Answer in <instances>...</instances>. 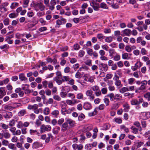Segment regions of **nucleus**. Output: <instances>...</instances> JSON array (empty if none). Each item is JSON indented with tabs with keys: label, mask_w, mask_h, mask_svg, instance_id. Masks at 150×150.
I'll use <instances>...</instances> for the list:
<instances>
[{
	"label": "nucleus",
	"mask_w": 150,
	"mask_h": 150,
	"mask_svg": "<svg viewBox=\"0 0 150 150\" xmlns=\"http://www.w3.org/2000/svg\"><path fill=\"white\" fill-rule=\"evenodd\" d=\"M40 129L41 132L43 133L45 131H50L51 129V127L50 125H45L43 124L41 125Z\"/></svg>",
	"instance_id": "nucleus-1"
},
{
	"label": "nucleus",
	"mask_w": 150,
	"mask_h": 150,
	"mask_svg": "<svg viewBox=\"0 0 150 150\" xmlns=\"http://www.w3.org/2000/svg\"><path fill=\"white\" fill-rule=\"evenodd\" d=\"M35 7L41 11H44L45 9V6L41 2L36 3L35 4Z\"/></svg>",
	"instance_id": "nucleus-2"
},
{
	"label": "nucleus",
	"mask_w": 150,
	"mask_h": 150,
	"mask_svg": "<svg viewBox=\"0 0 150 150\" xmlns=\"http://www.w3.org/2000/svg\"><path fill=\"white\" fill-rule=\"evenodd\" d=\"M142 64L140 61H137L134 65L132 66L131 69L133 71H135L137 69L140 68L142 65Z\"/></svg>",
	"instance_id": "nucleus-3"
},
{
	"label": "nucleus",
	"mask_w": 150,
	"mask_h": 150,
	"mask_svg": "<svg viewBox=\"0 0 150 150\" xmlns=\"http://www.w3.org/2000/svg\"><path fill=\"white\" fill-rule=\"evenodd\" d=\"M93 91L91 90H87L86 92V94L87 96L90 97V99L93 100L94 98V95L93 94Z\"/></svg>",
	"instance_id": "nucleus-4"
},
{
	"label": "nucleus",
	"mask_w": 150,
	"mask_h": 150,
	"mask_svg": "<svg viewBox=\"0 0 150 150\" xmlns=\"http://www.w3.org/2000/svg\"><path fill=\"white\" fill-rule=\"evenodd\" d=\"M72 146L75 150H82L83 148V145L81 144H73Z\"/></svg>",
	"instance_id": "nucleus-5"
},
{
	"label": "nucleus",
	"mask_w": 150,
	"mask_h": 150,
	"mask_svg": "<svg viewBox=\"0 0 150 150\" xmlns=\"http://www.w3.org/2000/svg\"><path fill=\"white\" fill-rule=\"evenodd\" d=\"M6 91L4 87H1L0 88V99H1L6 95Z\"/></svg>",
	"instance_id": "nucleus-6"
},
{
	"label": "nucleus",
	"mask_w": 150,
	"mask_h": 150,
	"mask_svg": "<svg viewBox=\"0 0 150 150\" xmlns=\"http://www.w3.org/2000/svg\"><path fill=\"white\" fill-rule=\"evenodd\" d=\"M113 82L112 81H108V85L109 86L108 87V89L110 91H114L115 90V87L111 85L112 84Z\"/></svg>",
	"instance_id": "nucleus-7"
},
{
	"label": "nucleus",
	"mask_w": 150,
	"mask_h": 150,
	"mask_svg": "<svg viewBox=\"0 0 150 150\" xmlns=\"http://www.w3.org/2000/svg\"><path fill=\"white\" fill-rule=\"evenodd\" d=\"M84 108L86 110H89L92 108L91 104L88 102H86L85 103L83 106Z\"/></svg>",
	"instance_id": "nucleus-8"
},
{
	"label": "nucleus",
	"mask_w": 150,
	"mask_h": 150,
	"mask_svg": "<svg viewBox=\"0 0 150 150\" xmlns=\"http://www.w3.org/2000/svg\"><path fill=\"white\" fill-rule=\"evenodd\" d=\"M99 67L100 68V70L102 71H106L108 69L107 65L105 64H103V63L100 64Z\"/></svg>",
	"instance_id": "nucleus-9"
},
{
	"label": "nucleus",
	"mask_w": 150,
	"mask_h": 150,
	"mask_svg": "<svg viewBox=\"0 0 150 150\" xmlns=\"http://www.w3.org/2000/svg\"><path fill=\"white\" fill-rule=\"evenodd\" d=\"M68 126V123L67 122H65L63 123L61 126L62 131L63 132L66 130Z\"/></svg>",
	"instance_id": "nucleus-10"
},
{
	"label": "nucleus",
	"mask_w": 150,
	"mask_h": 150,
	"mask_svg": "<svg viewBox=\"0 0 150 150\" xmlns=\"http://www.w3.org/2000/svg\"><path fill=\"white\" fill-rule=\"evenodd\" d=\"M60 129V128L59 127L56 126L52 129V132L54 134H57Z\"/></svg>",
	"instance_id": "nucleus-11"
},
{
	"label": "nucleus",
	"mask_w": 150,
	"mask_h": 150,
	"mask_svg": "<svg viewBox=\"0 0 150 150\" xmlns=\"http://www.w3.org/2000/svg\"><path fill=\"white\" fill-rule=\"evenodd\" d=\"M150 24V19H147L145 20V24L143 25V28L145 30H146L147 28V25Z\"/></svg>",
	"instance_id": "nucleus-12"
},
{
	"label": "nucleus",
	"mask_w": 150,
	"mask_h": 150,
	"mask_svg": "<svg viewBox=\"0 0 150 150\" xmlns=\"http://www.w3.org/2000/svg\"><path fill=\"white\" fill-rule=\"evenodd\" d=\"M92 4L93 5L92 6L94 10L96 11H98L99 7V4L96 3H93Z\"/></svg>",
	"instance_id": "nucleus-13"
},
{
	"label": "nucleus",
	"mask_w": 150,
	"mask_h": 150,
	"mask_svg": "<svg viewBox=\"0 0 150 150\" xmlns=\"http://www.w3.org/2000/svg\"><path fill=\"white\" fill-rule=\"evenodd\" d=\"M123 32L124 34L127 36H130L132 32L131 30L129 29H126Z\"/></svg>",
	"instance_id": "nucleus-14"
},
{
	"label": "nucleus",
	"mask_w": 150,
	"mask_h": 150,
	"mask_svg": "<svg viewBox=\"0 0 150 150\" xmlns=\"http://www.w3.org/2000/svg\"><path fill=\"white\" fill-rule=\"evenodd\" d=\"M4 117L6 119H9L12 117V113L11 112H6V114L4 115Z\"/></svg>",
	"instance_id": "nucleus-15"
},
{
	"label": "nucleus",
	"mask_w": 150,
	"mask_h": 150,
	"mask_svg": "<svg viewBox=\"0 0 150 150\" xmlns=\"http://www.w3.org/2000/svg\"><path fill=\"white\" fill-rule=\"evenodd\" d=\"M129 91L128 88L126 87H123L119 90V92L121 93H124L126 92Z\"/></svg>",
	"instance_id": "nucleus-16"
},
{
	"label": "nucleus",
	"mask_w": 150,
	"mask_h": 150,
	"mask_svg": "<svg viewBox=\"0 0 150 150\" xmlns=\"http://www.w3.org/2000/svg\"><path fill=\"white\" fill-rule=\"evenodd\" d=\"M19 5V3L17 2H14L12 3L10 6V7L12 9H14Z\"/></svg>",
	"instance_id": "nucleus-17"
},
{
	"label": "nucleus",
	"mask_w": 150,
	"mask_h": 150,
	"mask_svg": "<svg viewBox=\"0 0 150 150\" xmlns=\"http://www.w3.org/2000/svg\"><path fill=\"white\" fill-rule=\"evenodd\" d=\"M19 78L21 81H25L27 79V78L23 74H21L19 75Z\"/></svg>",
	"instance_id": "nucleus-18"
},
{
	"label": "nucleus",
	"mask_w": 150,
	"mask_h": 150,
	"mask_svg": "<svg viewBox=\"0 0 150 150\" xmlns=\"http://www.w3.org/2000/svg\"><path fill=\"white\" fill-rule=\"evenodd\" d=\"M53 80L54 81H55L57 84L58 85L61 84L62 82H63V81H62V79L61 80H60L57 77L54 78Z\"/></svg>",
	"instance_id": "nucleus-19"
},
{
	"label": "nucleus",
	"mask_w": 150,
	"mask_h": 150,
	"mask_svg": "<svg viewBox=\"0 0 150 150\" xmlns=\"http://www.w3.org/2000/svg\"><path fill=\"white\" fill-rule=\"evenodd\" d=\"M112 40L113 38L112 37L109 36L106 37L105 40V41L107 42L110 43L112 41Z\"/></svg>",
	"instance_id": "nucleus-20"
},
{
	"label": "nucleus",
	"mask_w": 150,
	"mask_h": 150,
	"mask_svg": "<svg viewBox=\"0 0 150 150\" xmlns=\"http://www.w3.org/2000/svg\"><path fill=\"white\" fill-rule=\"evenodd\" d=\"M26 111L25 109H23L20 110L18 113V115L19 116H22L24 115Z\"/></svg>",
	"instance_id": "nucleus-21"
},
{
	"label": "nucleus",
	"mask_w": 150,
	"mask_h": 150,
	"mask_svg": "<svg viewBox=\"0 0 150 150\" xmlns=\"http://www.w3.org/2000/svg\"><path fill=\"white\" fill-rule=\"evenodd\" d=\"M4 108L6 110H9L11 111L14 109V108L10 106L6 105L4 107Z\"/></svg>",
	"instance_id": "nucleus-22"
},
{
	"label": "nucleus",
	"mask_w": 150,
	"mask_h": 150,
	"mask_svg": "<svg viewBox=\"0 0 150 150\" xmlns=\"http://www.w3.org/2000/svg\"><path fill=\"white\" fill-rule=\"evenodd\" d=\"M0 10L1 12L7 11L8 9L7 8L1 4L0 5Z\"/></svg>",
	"instance_id": "nucleus-23"
},
{
	"label": "nucleus",
	"mask_w": 150,
	"mask_h": 150,
	"mask_svg": "<svg viewBox=\"0 0 150 150\" xmlns=\"http://www.w3.org/2000/svg\"><path fill=\"white\" fill-rule=\"evenodd\" d=\"M59 112L58 110H53L51 113V114L54 116V117H57L59 115Z\"/></svg>",
	"instance_id": "nucleus-24"
},
{
	"label": "nucleus",
	"mask_w": 150,
	"mask_h": 150,
	"mask_svg": "<svg viewBox=\"0 0 150 150\" xmlns=\"http://www.w3.org/2000/svg\"><path fill=\"white\" fill-rule=\"evenodd\" d=\"M43 113L45 115H47L50 113V110L48 108H45L43 110Z\"/></svg>",
	"instance_id": "nucleus-25"
},
{
	"label": "nucleus",
	"mask_w": 150,
	"mask_h": 150,
	"mask_svg": "<svg viewBox=\"0 0 150 150\" xmlns=\"http://www.w3.org/2000/svg\"><path fill=\"white\" fill-rule=\"evenodd\" d=\"M11 137V134L8 132H6L3 133V137L5 138L8 139L9 138Z\"/></svg>",
	"instance_id": "nucleus-26"
},
{
	"label": "nucleus",
	"mask_w": 150,
	"mask_h": 150,
	"mask_svg": "<svg viewBox=\"0 0 150 150\" xmlns=\"http://www.w3.org/2000/svg\"><path fill=\"white\" fill-rule=\"evenodd\" d=\"M86 52L87 54L89 55L90 56H92L93 55V51L92 49H90V48H88L86 49Z\"/></svg>",
	"instance_id": "nucleus-27"
},
{
	"label": "nucleus",
	"mask_w": 150,
	"mask_h": 150,
	"mask_svg": "<svg viewBox=\"0 0 150 150\" xmlns=\"http://www.w3.org/2000/svg\"><path fill=\"white\" fill-rule=\"evenodd\" d=\"M14 109L21 107L22 106V104L20 103H15L13 104Z\"/></svg>",
	"instance_id": "nucleus-28"
},
{
	"label": "nucleus",
	"mask_w": 150,
	"mask_h": 150,
	"mask_svg": "<svg viewBox=\"0 0 150 150\" xmlns=\"http://www.w3.org/2000/svg\"><path fill=\"white\" fill-rule=\"evenodd\" d=\"M97 37L98 39L100 40V41H101L103 39H104L105 36L101 33L98 34L97 35Z\"/></svg>",
	"instance_id": "nucleus-29"
},
{
	"label": "nucleus",
	"mask_w": 150,
	"mask_h": 150,
	"mask_svg": "<svg viewBox=\"0 0 150 150\" xmlns=\"http://www.w3.org/2000/svg\"><path fill=\"white\" fill-rule=\"evenodd\" d=\"M83 95L81 93H78L76 95V98L78 99H83Z\"/></svg>",
	"instance_id": "nucleus-30"
},
{
	"label": "nucleus",
	"mask_w": 150,
	"mask_h": 150,
	"mask_svg": "<svg viewBox=\"0 0 150 150\" xmlns=\"http://www.w3.org/2000/svg\"><path fill=\"white\" fill-rule=\"evenodd\" d=\"M53 98L54 99L57 101H60L61 100V98L60 97L57 95H54L53 96Z\"/></svg>",
	"instance_id": "nucleus-31"
},
{
	"label": "nucleus",
	"mask_w": 150,
	"mask_h": 150,
	"mask_svg": "<svg viewBox=\"0 0 150 150\" xmlns=\"http://www.w3.org/2000/svg\"><path fill=\"white\" fill-rule=\"evenodd\" d=\"M40 146L39 143L38 142H35L33 144V148L34 149H37Z\"/></svg>",
	"instance_id": "nucleus-32"
},
{
	"label": "nucleus",
	"mask_w": 150,
	"mask_h": 150,
	"mask_svg": "<svg viewBox=\"0 0 150 150\" xmlns=\"http://www.w3.org/2000/svg\"><path fill=\"white\" fill-rule=\"evenodd\" d=\"M69 76H64L62 77V81H63V82L65 81H69Z\"/></svg>",
	"instance_id": "nucleus-33"
},
{
	"label": "nucleus",
	"mask_w": 150,
	"mask_h": 150,
	"mask_svg": "<svg viewBox=\"0 0 150 150\" xmlns=\"http://www.w3.org/2000/svg\"><path fill=\"white\" fill-rule=\"evenodd\" d=\"M144 97L148 101L150 100V93L148 92L144 94Z\"/></svg>",
	"instance_id": "nucleus-34"
},
{
	"label": "nucleus",
	"mask_w": 150,
	"mask_h": 150,
	"mask_svg": "<svg viewBox=\"0 0 150 150\" xmlns=\"http://www.w3.org/2000/svg\"><path fill=\"white\" fill-rule=\"evenodd\" d=\"M17 127L18 128H21L23 127V124L21 121H19L17 125Z\"/></svg>",
	"instance_id": "nucleus-35"
},
{
	"label": "nucleus",
	"mask_w": 150,
	"mask_h": 150,
	"mask_svg": "<svg viewBox=\"0 0 150 150\" xmlns=\"http://www.w3.org/2000/svg\"><path fill=\"white\" fill-rule=\"evenodd\" d=\"M9 46L7 44H5L4 45H1L0 46V48L1 49H7L9 48Z\"/></svg>",
	"instance_id": "nucleus-36"
},
{
	"label": "nucleus",
	"mask_w": 150,
	"mask_h": 150,
	"mask_svg": "<svg viewBox=\"0 0 150 150\" xmlns=\"http://www.w3.org/2000/svg\"><path fill=\"white\" fill-rule=\"evenodd\" d=\"M107 96L110 98L111 101L114 100V94L113 93H110Z\"/></svg>",
	"instance_id": "nucleus-37"
},
{
	"label": "nucleus",
	"mask_w": 150,
	"mask_h": 150,
	"mask_svg": "<svg viewBox=\"0 0 150 150\" xmlns=\"http://www.w3.org/2000/svg\"><path fill=\"white\" fill-rule=\"evenodd\" d=\"M143 115L145 116V117H144V119H147L149 118L150 116V114L149 112H146L143 113Z\"/></svg>",
	"instance_id": "nucleus-38"
},
{
	"label": "nucleus",
	"mask_w": 150,
	"mask_h": 150,
	"mask_svg": "<svg viewBox=\"0 0 150 150\" xmlns=\"http://www.w3.org/2000/svg\"><path fill=\"white\" fill-rule=\"evenodd\" d=\"M2 144L4 146H7L9 144V142L7 140L3 139L2 140Z\"/></svg>",
	"instance_id": "nucleus-39"
},
{
	"label": "nucleus",
	"mask_w": 150,
	"mask_h": 150,
	"mask_svg": "<svg viewBox=\"0 0 150 150\" xmlns=\"http://www.w3.org/2000/svg\"><path fill=\"white\" fill-rule=\"evenodd\" d=\"M123 106L124 108V109L126 111L128 110L129 109V106L127 103H126L123 105Z\"/></svg>",
	"instance_id": "nucleus-40"
},
{
	"label": "nucleus",
	"mask_w": 150,
	"mask_h": 150,
	"mask_svg": "<svg viewBox=\"0 0 150 150\" xmlns=\"http://www.w3.org/2000/svg\"><path fill=\"white\" fill-rule=\"evenodd\" d=\"M8 146L9 148L12 149L13 150H16V148L14 146V144H13L10 143L9 144Z\"/></svg>",
	"instance_id": "nucleus-41"
},
{
	"label": "nucleus",
	"mask_w": 150,
	"mask_h": 150,
	"mask_svg": "<svg viewBox=\"0 0 150 150\" xmlns=\"http://www.w3.org/2000/svg\"><path fill=\"white\" fill-rule=\"evenodd\" d=\"M131 104L132 105H138V100L137 99H132L131 101Z\"/></svg>",
	"instance_id": "nucleus-42"
},
{
	"label": "nucleus",
	"mask_w": 150,
	"mask_h": 150,
	"mask_svg": "<svg viewBox=\"0 0 150 150\" xmlns=\"http://www.w3.org/2000/svg\"><path fill=\"white\" fill-rule=\"evenodd\" d=\"M120 128L121 129L124 130L127 133L129 132V130L128 128L126 127L124 125H122L120 126Z\"/></svg>",
	"instance_id": "nucleus-43"
},
{
	"label": "nucleus",
	"mask_w": 150,
	"mask_h": 150,
	"mask_svg": "<svg viewBox=\"0 0 150 150\" xmlns=\"http://www.w3.org/2000/svg\"><path fill=\"white\" fill-rule=\"evenodd\" d=\"M109 55L111 57H112L113 55L114 54L115 52L114 50L112 49H110L109 50Z\"/></svg>",
	"instance_id": "nucleus-44"
},
{
	"label": "nucleus",
	"mask_w": 150,
	"mask_h": 150,
	"mask_svg": "<svg viewBox=\"0 0 150 150\" xmlns=\"http://www.w3.org/2000/svg\"><path fill=\"white\" fill-rule=\"evenodd\" d=\"M67 123L68 124H69L71 127H73L74 125L73 121L71 119H68L67 120Z\"/></svg>",
	"instance_id": "nucleus-45"
},
{
	"label": "nucleus",
	"mask_w": 150,
	"mask_h": 150,
	"mask_svg": "<svg viewBox=\"0 0 150 150\" xmlns=\"http://www.w3.org/2000/svg\"><path fill=\"white\" fill-rule=\"evenodd\" d=\"M48 82L46 80H45L42 82V85L44 88H46L47 87Z\"/></svg>",
	"instance_id": "nucleus-46"
},
{
	"label": "nucleus",
	"mask_w": 150,
	"mask_h": 150,
	"mask_svg": "<svg viewBox=\"0 0 150 150\" xmlns=\"http://www.w3.org/2000/svg\"><path fill=\"white\" fill-rule=\"evenodd\" d=\"M103 101L106 106H108L109 105L110 101L108 99L105 98L103 99Z\"/></svg>",
	"instance_id": "nucleus-47"
},
{
	"label": "nucleus",
	"mask_w": 150,
	"mask_h": 150,
	"mask_svg": "<svg viewBox=\"0 0 150 150\" xmlns=\"http://www.w3.org/2000/svg\"><path fill=\"white\" fill-rule=\"evenodd\" d=\"M146 89V86H143L141 85V86L138 88H137V90L136 91V92L137 91H143L144 90H145Z\"/></svg>",
	"instance_id": "nucleus-48"
},
{
	"label": "nucleus",
	"mask_w": 150,
	"mask_h": 150,
	"mask_svg": "<svg viewBox=\"0 0 150 150\" xmlns=\"http://www.w3.org/2000/svg\"><path fill=\"white\" fill-rule=\"evenodd\" d=\"M131 129L132 130V132L135 134H137L138 132V129L135 128L133 126H132L131 127Z\"/></svg>",
	"instance_id": "nucleus-49"
},
{
	"label": "nucleus",
	"mask_w": 150,
	"mask_h": 150,
	"mask_svg": "<svg viewBox=\"0 0 150 150\" xmlns=\"http://www.w3.org/2000/svg\"><path fill=\"white\" fill-rule=\"evenodd\" d=\"M87 79H88V81L91 83H92L93 82L94 79H95L94 76H92L89 77H87Z\"/></svg>",
	"instance_id": "nucleus-50"
},
{
	"label": "nucleus",
	"mask_w": 150,
	"mask_h": 150,
	"mask_svg": "<svg viewBox=\"0 0 150 150\" xmlns=\"http://www.w3.org/2000/svg\"><path fill=\"white\" fill-rule=\"evenodd\" d=\"M115 84L116 86H118L121 85V86H122V85L121 84V81L120 80H119L118 79H115Z\"/></svg>",
	"instance_id": "nucleus-51"
},
{
	"label": "nucleus",
	"mask_w": 150,
	"mask_h": 150,
	"mask_svg": "<svg viewBox=\"0 0 150 150\" xmlns=\"http://www.w3.org/2000/svg\"><path fill=\"white\" fill-rule=\"evenodd\" d=\"M101 91L103 94H106L107 92V88L106 87L103 88H102Z\"/></svg>",
	"instance_id": "nucleus-52"
},
{
	"label": "nucleus",
	"mask_w": 150,
	"mask_h": 150,
	"mask_svg": "<svg viewBox=\"0 0 150 150\" xmlns=\"http://www.w3.org/2000/svg\"><path fill=\"white\" fill-rule=\"evenodd\" d=\"M92 60L91 59H88L85 62V63L86 65L91 66L92 65Z\"/></svg>",
	"instance_id": "nucleus-53"
},
{
	"label": "nucleus",
	"mask_w": 150,
	"mask_h": 150,
	"mask_svg": "<svg viewBox=\"0 0 150 150\" xmlns=\"http://www.w3.org/2000/svg\"><path fill=\"white\" fill-rule=\"evenodd\" d=\"M84 54L85 52L82 50H80L79 52V56L81 57H83Z\"/></svg>",
	"instance_id": "nucleus-54"
},
{
	"label": "nucleus",
	"mask_w": 150,
	"mask_h": 150,
	"mask_svg": "<svg viewBox=\"0 0 150 150\" xmlns=\"http://www.w3.org/2000/svg\"><path fill=\"white\" fill-rule=\"evenodd\" d=\"M100 7L104 9H106L108 8L106 4L104 2H102L100 4Z\"/></svg>",
	"instance_id": "nucleus-55"
},
{
	"label": "nucleus",
	"mask_w": 150,
	"mask_h": 150,
	"mask_svg": "<svg viewBox=\"0 0 150 150\" xmlns=\"http://www.w3.org/2000/svg\"><path fill=\"white\" fill-rule=\"evenodd\" d=\"M97 111L96 110V109H95L94 111L90 112L88 113V115L89 116H92L95 115L96 114Z\"/></svg>",
	"instance_id": "nucleus-56"
},
{
	"label": "nucleus",
	"mask_w": 150,
	"mask_h": 150,
	"mask_svg": "<svg viewBox=\"0 0 150 150\" xmlns=\"http://www.w3.org/2000/svg\"><path fill=\"white\" fill-rule=\"evenodd\" d=\"M67 93L64 91H62L60 93V95L62 98H65L67 95Z\"/></svg>",
	"instance_id": "nucleus-57"
},
{
	"label": "nucleus",
	"mask_w": 150,
	"mask_h": 150,
	"mask_svg": "<svg viewBox=\"0 0 150 150\" xmlns=\"http://www.w3.org/2000/svg\"><path fill=\"white\" fill-rule=\"evenodd\" d=\"M86 139V137L83 134H81L80 136V140L81 142H84Z\"/></svg>",
	"instance_id": "nucleus-58"
},
{
	"label": "nucleus",
	"mask_w": 150,
	"mask_h": 150,
	"mask_svg": "<svg viewBox=\"0 0 150 150\" xmlns=\"http://www.w3.org/2000/svg\"><path fill=\"white\" fill-rule=\"evenodd\" d=\"M135 79L133 78H131L128 80V83L129 84H132L134 81Z\"/></svg>",
	"instance_id": "nucleus-59"
},
{
	"label": "nucleus",
	"mask_w": 150,
	"mask_h": 150,
	"mask_svg": "<svg viewBox=\"0 0 150 150\" xmlns=\"http://www.w3.org/2000/svg\"><path fill=\"white\" fill-rule=\"evenodd\" d=\"M45 93L47 96H50L51 95L52 92L50 89H47L45 90Z\"/></svg>",
	"instance_id": "nucleus-60"
},
{
	"label": "nucleus",
	"mask_w": 150,
	"mask_h": 150,
	"mask_svg": "<svg viewBox=\"0 0 150 150\" xmlns=\"http://www.w3.org/2000/svg\"><path fill=\"white\" fill-rule=\"evenodd\" d=\"M120 59V56L119 55L116 54L114 57L113 59L115 61H118Z\"/></svg>",
	"instance_id": "nucleus-61"
},
{
	"label": "nucleus",
	"mask_w": 150,
	"mask_h": 150,
	"mask_svg": "<svg viewBox=\"0 0 150 150\" xmlns=\"http://www.w3.org/2000/svg\"><path fill=\"white\" fill-rule=\"evenodd\" d=\"M48 87L50 89H51L53 87H54L53 82L52 81H50L48 82Z\"/></svg>",
	"instance_id": "nucleus-62"
},
{
	"label": "nucleus",
	"mask_w": 150,
	"mask_h": 150,
	"mask_svg": "<svg viewBox=\"0 0 150 150\" xmlns=\"http://www.w3.org/2000/svg\"><path fill=\"white\" fill-rule=\"evenodd\" d=\"M84 128L86 131L90 130L92 129L91 126H86L84 127Z\"/></svg>",
	"instance_id": "nucleus-63"
},
{
	"label": "nucleus",
	"mask_w": 150,
	"mask_h": 150,
	"mask_svg": "<svg viewBox=\"0 0 150 150\" xmlns=\"http://www.w3.org/2000/svg\"><path fill=\"white\" fill-rule=\"evenodd\" d=\"M85 117V115L82 113H81L78 117V119L79 121L82 120Z\"/></svg>",
	"instance_id": "nucleus-64"
}]
</instances>
